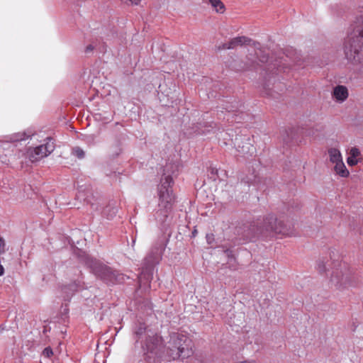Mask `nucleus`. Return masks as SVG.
Returning a JSON list of instances; mask_svg holds the SVG:
<instances>
[{
    "mask_svg": "<svg viewBox=\"0 0 363 363\" xmlns=\"http://www.w3.org/2000/svg\"><path fill=\"white\" fill-rule=\"evenodd\" d=\"M287 69L281 59L277 60L274 63L268 65L264 83V89L267 95H272V91L277 92V89H280L281 84H276L275 75L281 72H286Z\"/></svg>",
    "mask_w": 363,
    "mask_h": 363,
    "instance_id": "nucleus-8",
    "label": "nucleus"
},
{
    "mask_svg": "<svg viewBox=\"0 0 363 363\" xmlns=\"http://www.w3.org/2000/svg\"><path fill=\"white\" fill-rule=\"evenodd\" d=\"M4 330V327L2 325H0V333H1Z\"/></svg>",
    "mask_w": 363,
    "mask_h": 363,
    "instance_id": "nucleus-32",
    "label": "nucleus"
},
{
    "mask_svg": "<svg viewBox=\"0 0 363 363\" xmlns=\"http://www.w3.org/2000/svg\"><path fill=\"white\" fill-rule=\"evenodd\" d=\"M86 264L97 277L100 278L108 284H120L123 282L125 279L124 274L112 270L110 267L103 264L96 259L87 257L86 258Z\"/></svg>",
    "mask_w": 363,
    "mask_h": 363,
    "instance_id": "nucleus-7",
    "label": "nucleus"
},
{
    "mask_svg": "<svg viewBox=\"0 0 363 363\" xmlns=\"http://www.w3.org/2000/svg\"><path fill=\"white\" fill-rule=\"evenodd\" d=\"M77 197L78 199H84V201L86 200V198H84V195L82 194V193L81 192V191H79L78 194L77 195Z\"/></svg>",
    "mask_w": 363,
    "mask_h": 363,
    "instance_id": "nucleus-29",
    "label": "nucleus"
},
{
    "mask_svg": "<svg viewBox=\"0 0 363 363\" xmlns=\"http://www.w3.org/2000/svg\"><path fill=\"white\" fill-rule=\"evenodd\" d=\"M232 144L238 152L236 156L248 159L255 153V147L250 143V138L247 135L237 134L234 139H232Z\"/></svg>",
    "mask_w": 363,
    "mask_h": 363,
    "instance_id": "nucleus-10",
    "label": "nucleus"
},
{
    "mask_svg": "<svg viewBox=\"0 0 363 363\" xmlns=\"http://www.w3.org/2000/svg\"><path fill=\"white\" fill-rule=\"evenodd\" d=\"M55 149V145L51 138H47L45 143L35 147L33 149H29L28 155L29 160L32 162H36L43 157L50 155Z\"/></svg>",
    "mask_w": 363,
    "mask_h": 363,
    "instance_id": "nucleus-11",
    "label": "nucleus"
},
{
    "mask_svg": "<svg viewBox=\"0 0 363 363\" xmlns=\"http://www.w3.org/2000/svg\"><path fill=\"white\" fill-rule=\"evenodd\" d=\"M333 96L337 101L343 102L348 97V90L343 85H337L333 89Z\"/></svg>",
    "mask_w": 363,
    "mask_h": 363,
    "instance_id": "nucleus-16",
    "label": "nucleus"
},
{
    "mask_svg": "<svg viewBox=\"0 0 363 363\" xmlns=\"http://www.w3.org/2000/svg\"><path fill=\"white\" fill-rule=\"evenodd\" d=\"M226 174L225 171L220 170L215 167H211L210 168V177L213 180H216L217 179H220L221 175L225 176Z\"/></svg>",
    "mask_w": 363,
    "mask_h": 363,
    "instance_id": "nucleus-23",
    "label": "nucleus"
},
{
    "mask_svg": "<svg viewBox=\"0 0 363 363\" xmlns=\"http://www.w3.org/2000/svg\"><path fill=\"white\" fill-rule=\"evenodd\" d=\"M330 263L327 259H320L317 264V269L320 273L329 271L331 267L330 281L336 286L351 284L352 275L349 269H346V264L340 261V255L338 251L333 249L330 251Z\"/></svg>",
    "mask_w": 363,
    "mask_h": 363,
    "instance_id": "nucleus-3",
    "label": "nucleus"
},
{
    "mask_svg": "<svg viewBox=\"0 0 363 363\" xmlns=\"http://www.w3.org/2000/svg\"><path fill=\"white\" fill-rule=\"evenodd\" d=\"M82 289H84V283L81 279L75 280L68 285H65L61 289L63 299L69 301L75 291Z\"/></svg>",
    "mask_w": 363,
    "mask_h": 363,
    "instance_id": "nucleus-15",
    "label": "nucleus"
},
{
    "mask_svg": "<svg viewBox=\"0 0 363 363\" xmlns=\"http://www.w3.org/2000/svg\"><path fill=\"white\" fill-rule=\"evenodd\" d=\"M235 234L236 235L235 239L238 243L252 241L256 238V234L254 233L253 229L246 225L236 227Z\"/></svg>",
    "mask_w": 363,
    "mask_h": 363,
    "instance_id": "nucleus-13",
    "label": "nucleus"
},
{
    "mask_svg": "<svg viewBox=\"0 0 363 363\" xmlns=\"http://www.w3.org/2000/svg\"><path fill=\"white\" fill-rule=\"evenodd\" d=\"M242 104L240 101L233 100L231 102H228L224 108L227 111V120L231 122L240 123L241 120L244 119V114L240 110Z\"/></svg>",
    "mask_w": 363,
    "mask_h": 363,
    "instance_id": "nucleus-12",
    "label": "nucleus"
},
{
    "mask_svg": "<svg viewBox=\"0 0 363 363\" xmlns=\"http://www.w3.org/2000/svg\"><path fill=\"white\" fill-rule=\"evenodd\" d=\"M211 6L218 13H223L225 10V6L220 0H209Z\"/></svg>",
    "mask_w": 363,
    "mask_h": 363,
    "instance_id": "nucleus-22",
    "label": "nucleus"
},
{
    "mask_svg": "<svg viewBox=\"0 0 363 363\" xmlns=\"http://www.w3.org/2000/svg\"><path fill=\"white\" fill-rule=\"evenodd\" d=\"M214 123L211 122H200L195 125V127L193 128L194 130V133L199 135H206L208 133L210 132L209 128H211L212 129L214 128L213 126Z\"/></svg>",
    "mask_w": 363,
    "mask_h": 363,
    "instance_id": "nucleus-18",
    "label": "nucleus"
},
{
    "mask_svg": "<svg viewBox=\"0 0 363 363\" xmlns=\"http://www.w3.org/2000/svg\"><path fill=\"white\" fill-rule=\"evenodd\" d=\"M31 135H33V133H31L30 132L18 133L13 136V140L15 141L26 140L30 138Z\"/></svg>",
    "mask_w": 363,
    "mask_h": 363,
    "instance_id": "nucleus-24",
    "label": "nucleus"
},
{
    "mask_svg": "<svg viewBox=\"0 0 363 363\" xmlns=\"http://www.w3.org/2000/svg\"><path fill=\"white\" fill-rule=\"evenodd\" d=\"M360 14L357 17L361 26L355 28L345 42L344 51L346 58L351 62H360L361 53L363 52V7L359 11Z\"/></svg>",
    "mask_w": 363,
    "mask_h": 363,
    "instance_id": "nucleus-5",
    "label": "nucleus"
},
{
    "mask_svg": "<svg viewBox=\"0 0 363 363\" xmlns=\"http://www.w3.org/2000/svg\"><path fill=\"white\" fill-rule=\"evenodd\" d=\"M43 354L45 357H50L53 354V352L50 347H46L44 349Z\"/></svg>",
    "mask_w": 363,
    "mask_h": 363,
    "instance_id": "nucleus-26",
    "label": "nucleus"
},
{
    "mask_svg": "<svg viewBox=\"0 0 363 363\" xmlns=\"http://www.w3.org/2000/svg\"><path fill=\"white\" fill-rule=\"evenodd\" d=\"M330 160L333 163H338L342 161V155L339 150L336 148H330L328 150Z\"/></svg>",
    "mask_w": 363,
    "mask_h": 363,
    "instance_id": "nucleus-19",
    "label": "nucleus"
},
{
    "mask_svg": "<svg viewBox=\"0 0 363 363\" xmlns=\"http://www.w3.org/2000/svg\"><path fill=\"white\" fill-rule=\"evenodd\" d=\"M250 180H251V179H247L245 182H246V183H249Z\"/></svg>",
    "mask_w": 363,
    "mask_h": 363,
    "instance_id": "nucleus-34",
    "label": "nucleus"
},
{
    "mask_svg": "<svg viewBox=\"0 0 363 363\" xmlns=\"http://www.w3.org/2000/svg\"><path fill=\"white\" fill-rule=\"evenodd\" d=\"M118 208L113 204H108L103 211V215L108 219H112L117 213Z\"/></svg>",
    "mask_w": 363,
    "mask_h": 363,
    "instance_id": "nucleus-21",
    "label": "nucleus"
},
{
    "mask_svg": "<svg viewBox=\"0 0 363 363\" xmlns=\"http://www.w3.org/2000/svg\"><path fill=\"white\" fill-rule=\"evenodd\" d=\"M361 155L360 150L356 147H352L349 150L348 157L347 162L350 166H354L360 162L359 156Z\"/></svg>",
    "mask_w": 363,
    "mask_h": 363,
    "instance_id": "nucleus-17",
    "label": "nucleus"
},
{
    "mask_svg": "<svg viewBox=\"0 0 363 363\" xmlns=\"http://www.w3.org/2000/svg\"><path fill=\"white\" fill-rule=\"evenodd\" d=\"M93 50H94V47H93V45H88V46L86 48L85 52H86V53H89V52H91Z\"/></svg>",
    "mask_w": 363,
    "mask_h": 363,
    "instance_id": "nucleus-28",
    "label": "nucleus"
},
{
    "mask_svg": "<svg viewBox=\"0 0 363 363\" xmlns=\"http://www.w3.org/2000/svg\"><path fill=\"white\" fill-rule=\"evenodd\" d=\"M173 183V179L170 175L164 176L157 187L159 203L152 216L156 223L162 229L168 226L171 222L169 213L175 199L172 190Z\"/></svg>",
    "mask_w": 363,
    "mask_h": 363,
    "instance_id": "nucleus-2",
    "label": "nucleus"
},
{
    "mask_svg": "<svg viewBox=\"0 0 363 363\" xmlns=\"http://www.w3.org/2000/svg\"><path fill=\"white\" fill-rule=\"evenodd\" d=\"M4 273V267L0 264V277L2 276Z\"/></svg>",
    "mask_w": 363,
    "mask_h": 363,
    "instance_id": "nucleus-31",
    "label": "nucleus"
},
{
    "mask_svg": "<svg viewBox=\"0 0 363 363\" xmlns=\"http://www.w3.org/2000/svg\"><path fill=\"white\" fill-rule=\"evenodd\" d=\"M167 354L173 360H184L189 358L193 354L191 340L182 333L171 334L167 347Z\"/></svg>",
    "mask_w": 363,
    "mask_h": 363,
    "instance_id": "nucleus-6",
    "label": "nucleus"
},
{
    "mask_svg": "<svg viewBox=\"0 0 363 363\" xmlns=\"http://www.w3.org/2000/svg\"><path fill=\"white\" fill-rule=\"evenodd\" d=\"M165 248L164 240H159L152 247L151 251L145 257L139 274L138 284L140 288L147 289L150 287V283L153 277L154 268L162 259V255Z\"/></svg>",
    "mask_w": 363,
    "mask_h": 363,
    "instance_id": "nucleus-4",
    "label": "nucleus"
},
{
    "mask_svg": "<svg viewBox=\"0 0 363 363\" xmlns=\"http://www.w3.org/2000/svg\"><path fill=\"white\" fill-rule=\"evenodd\" d=\"M135 348L139 350L144 357V361L138 363H152L159 357L162 340L145 323H139L134 328Z\"/></svg>",
    "mask_w": 363,
    "mask_h": 363,
    "instance_id": "nucleus-1",
    "label": "nucleus"
},
{
    "mask_svg": "<svg viewBox=\"0 0 363 363\" xmlns=\"http://www.w3.org/2000/svg\"><path fill=\"white\" fill-rule=\"evenodd\" d=\"M262 228L267 231H272L275 233H285L281 222L278 221L272 214H269L264 218Z\"/></svg>",
    "mask_w": 363,
    "mask_h": 363,
    "instance_id": "nucleus-14",
    "label": "nucleus"
},
{
    "mask_svg": "<svg viewBox=\"0 0 363 363\" xmlns=\"http://www.w3.org/2000/svg\"><path fill=\"white\" fill-rule=\"evenodd\" d=\"M5 252V241L3 238L0 237V254Z\"/></svg>",
    "mask_w": 363,
    "mask_h": 363,
    "instance_id": "nucleus-27",
    "label": "nucleus"
},
{
    "mask_svg": "<svg viewBox=\"0 0 363 363\" xmlns=\"http://www.w3.org/2000/svg\"><path fill=\"white\" fill-rule=\"evenodd\" d=\"M73 155L79 159H83L85 157L84 151L79 147H75L72 149Z\"/></svg>",
    "mask_w": 363,
    "mask_h": 363,
    "instance_id": "nucleus-25",
    "label": "nucleus"
},
{
    "mask_svg": "<svg viewBox=\"0 0 363 363\" xmlns=\"http://www.w3.org/2000/svg\"><path fill=\"white\" fill-rule=\"evenodd\" d=\"M242 45L253 46V48L256 50L255 55H257L259 61L262 63L268 62V55L264 53V51L262 50L261 45L259 43L255 42L245 36L234 38L230 42L223 44V49H234L238 45Z\"/></svg>",
    "mask_w": 363,
    "mask_h": 363,
    "instance_id": "nucleus-9",
    "label": "nucleus"
},
{
    "mask_svg": "<svg viewBox=\"0 0 363 363\" xmlns=\"http://www.w3.org/2000/svg\"><path fill=\"white\" fill-rule=\"evenodd\" d=\"M225 253H226L227 256H228L229 258H230H230H233V253H232V251H231V250H227L225 251Z\"/></svg>",
    "mask_w": 363,
    "mask_h": 363,
    "instance_id": "nucleus-30",
    "label": "nucleus"
},
{
    "mask_svg": "<svg viewBox=\"0 0 363 363\" xmlns=\"http://www.w3.org/2000/svg\"><path fill=\"white\" fill-rule=\"evenodd\" d=\"M334 170L337 174L342 177H347L349 175V171L342 161L335 164Z\"/></svg>",
    "mask_w": 363,
    "mask_h": 363,
    "instance_id": "nucleus-20",
    "label": "nucleus"
},
{
    "mask_svg": "<svg viewBox=\"0 0 363 363\" xmlns=\"http://www.w3.org/2000/svg\"><path fill=\"white\" fill-rule=\"evenodd\" d=\"M120 152H121V149H119V150H118V151L116 152V155H119V153H120Z\"/></svg>",
    "mask_w": 363,
    "mask_h": 363,
    "instance_id": "nucleus-33",
    "label": "nucleus"
}]
</instances>
